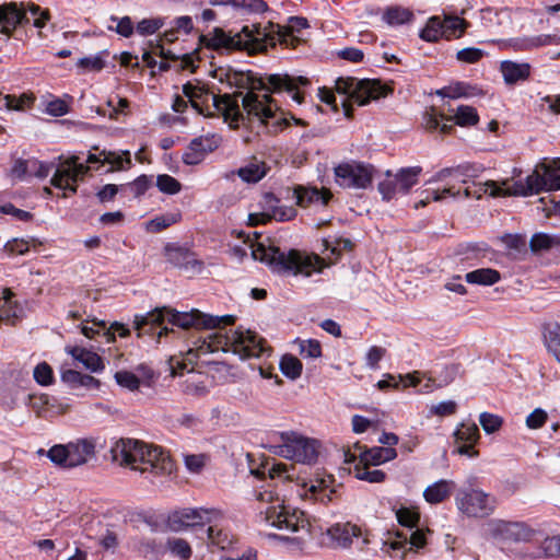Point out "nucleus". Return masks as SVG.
<instances>
[{"mask_svg":"<svg viewBox=\"0 0 560 560\" xmlns=\"http://www.w3.org/2000/svg\"><path fill=\"white\" fill-rule=\"evenodd\" d=\"M115 380L117 384L131 392L139 389L141 381L140 378L130 371H118L115 373Z\"/></svg>","mask_w":560,"mask_h":560,"instance_id":"69168bd1","label":"nucleus"},{"mask_svg":"<svg viewBox=\"0 0 560 560\" xmlns=\"http://www.w3.org/2000/svg\"><path fill=\"white\" fill-rule=\"evenodd\" d=\"M65 350L86 370L93 373L102 372L105 369L102 358L91 350L78 346H67Z\"/></svg>","mask_w":560,"mask_h":560,"instance_id":"cd10ccee","label":"nucleus"},{"mask_svg":"<svg viewBox=\"0 0 560 560\" xmlns=\"http://www.w3.org/2000/svg\"><path fill=\"white\" fill-rule=\"evenodd\" d=\"M540 532L529 527L525 523L514 522L509 541L514 542H539Z\"/></svg>","mask_w":560,"mask_h":560,"instance_id":"a19ab883","label":"nucleus"},{"mask_svg":"<svg viewBox=\"0 0 560 560\" xmlns=\"http://www.w3.org/2000/svg\"><path fill=\"white\" fill-rule=\"evenodd\" d=\"M429 528L417 526L416 528L408 530V548L409 550L418 551L425 547L428 535L430 534Z\"/></svg>","mask_w":560,"mask_h":560,"instance_id":"13d9d810","label":"nucleus"},{"mask_svg":"<svg viewBox=\"0 0 560 560\" xmlns=\"http://www.w3.org/2000/svg\"><path fill=\"white\" fill-rule=\"evenodd\" d=\"M444 37L443 22L440 16H431L420 32V38L425 42H436Z\"/></svg>","mask_w":560,"mask_h":560,"instance_id":"09e8293b","label":"nucleus"},{"mask_svg":"<svg viewBox=\"0 0 560 560\" xmlns=\"http://www.w3.org/2000/svg\"><path fill=\"white\" fill-rule=\"evenodd\" d=\"M458 511L467 517H486L497 505L495 499L480 489H460L455 495Z\"/></svg>","mask_w":560,"mask_h":560,"instance_id":"2eb2a0df","label":"nucleus"},{"mask_svg":"<svg viewBox=\"0 0 560 560\" xmlns=\"http://www.w3.org/2000/svg\"><path fill=\"white\" fill-rule=\"evenodd\" d=\"M474 90L475 88H471L464 82H455L438 90L436 94L442 97L459 98L475 95Z\"/></svg>","mask_w":560,"mask_h":560,"instance_id":"3c124183","label":"nucleus"},{"mask_svg":"<svg viewBox=\"0 0 560 560\" xmlns=\"http://www.w3.org/2000/svg\"><path fill=\"white\" fill-rule=\"evenodd\" d=\"M457 443L476 444L480 438L479 429L474 422L460 423L454 432Z\"/></svg>","mask_w":560,"mask_h":560,"instance_id":"de8ad7c7","label":"nucleus"},{"mask_svg":"<svg viewBox=\"0 0 560 560\" xmlns=\"http://www.w3.org/2000/svg\"><path fill=\"white\" fill-rule=\"evenodd\" d=\"M335 89L339 94L346 95L349 101L361 106L386 94L380 81L355 78H338Z\"/></svg>","mask_w":560,"mask_h":560,"instance_id":"4468645a","label":"nucleus"},{"mask_svg":"<svg viewBox=\"0 0 560 560\" xmlns=\"http://www.w3.org/2000/svg\"><path fill=\"white\" fill-rule=\"evenodd\" d=\"M306 84H308V80L304 77H291L280 73L266 74L253 83L254 90L264 91L265 93L260 94L254 91L246 93L242 97V108L248 116L256 117L262 124H267L272 119L279 121L281 113H279V107L268 92H287L295 103L301 104L303 102V94L299 91V88Z\"/></svg>","mask_w":560,"mask_h":560,"instance_id":"7ed1b4c3","label":"nucleus"},{"mask_svg":"<svg viewBox=\"0 0 560 560\" xmlns=\"http://www.w3.org/2000/svg\"><path fill=\"white\" fill-rule=\"evenodd\" d=\"M558 245H560V238L546 233L534 234L529 242L533 252L548 250Z\"/></svg>","mask_w":560,"mask_h":560,"instance_id":"5fc2aeb1","label":"nucleus"},{"mask_svg":"<svg viewBox=\"0 0 560 560\" xmlns=\"http://www.w3.org/2000/svg\"><path fill=\"white\" fill-rule=\"evenodd\" d=\"M382 551L392 559L404 560L408 548V535L404 532L397 533L383 542Z\"/></svg>","mask_w":560,"mask_h":560,"instance_id":"f704fd0d","label":"nucleus"},{"mask_svg":"<svg viewBox=\"0 0 560 560\" xmlns=\"http://www.w3.org/2000/svg\"><path fill=\"white\" fill-rule=\"evenodd\" d=\"M398 523L404 526L407 532L419 526L420 514L418 511L410 508H400L396 512Z\"/></svg>","mask_w":560,"mask_h":560,"instance_id":"bf43d9fd","label":"nucleus"},{"mask_svg":"<svg viewBox=\"0 0 560 560\" xmlns=\"http://www.w3.org/2000/svg\"><path fill=\"white\" fill-rule=\"evenodd\" d=\"M267 166L264 161L253 158L244 166L236 171L238 177L246 183H257L267 174Z\"/></svg>","mask_w":560,"mask_h":560,"instance_id":"e433bc0d","label":"nucleus"},{"mask_svg":"<svg viewBox=\"0 0 560 560\" xmlns=\"http://www.w3.org/2000/svg\"><path fill=\"white\" fill-rule=\"evenodd\" d=\"M256 499L259 502L256 515L258 524L289 534L308 530V521L304 512L285 505L272 490L258 491Z\"/></svg>","mask_w":560,"mask_h":560,"instance_id":"0eeeda50","label":"nucleus"},{"mask_svg":"<svg viewBox=\"0 0 560 560\" xmlns=\"http://www.w3.org/2000/svg\"><path fill=\"white\" fill-rule=\"evenodd\" d=\"M327 535L337 546L342 548L350 547L354 540L360 548H363L370 542L368 534L362 527L349 522L337 523L328 527Z\"/></svg>","mask_w":560,"mask_h":560,"instance_id":"aec40b11","label":"nucleus"},{"mask_svg":"<svg viewBox=\"0 0 560 560\" xmlns=\"http://www.w3.org/2000/svg\"><path fill=\"white\" fill-rule=\"evenodd\" d=\"M459 190H454L453 186H447L442 190L439 189H424L420 194V199L415 203V208L425 207L431 201H441L446 197L456 198Z\"/></svg>","mask_w":560,"mask_h":560,"instance_id":"37998d69","label":"nucleus"},{"mask_svg":"<svg viewBox=\"0 0 560 560\" xmlns=\"http://www.w3.org/2000/svg\"><path fill=\"white\" fill-rule=\"evenodd\" d=\"M514 189V182L509 179L494 182L488 180L483 184L475 185V189L467 187L464 190L465 198H481L482 195L489 194L491 197H506L516 196L515 194L509 192Z\"/></svg>","mask_w":560,"mask_h":560,"instance_id":"5701e85b","label":"nucleus"},{"mask_svg":"<svg viewBox=\"0 0 560 560\" xmlns=\"http://www.w3.org/2000/svg\"><path fill=\"white\" fill-rule=\"evenodd\" d=\"M544 340L548 351L560 363V325L557 323L544 326Z\"/></svg>","mask_w":560,"mask_h":560,"instance_id":"79ce46f5","label":"nucleus"},{"mask_svg":"<svg viewBox=\"0 0 560 560\" xmlns=\"http://www.w3.org/2000/svg\"><path fill=\"white\" fill-rule=\"evenodd\" d=\"M442 22L445 38L459 37L467 27V22L459 16L445 15Z\"/></svg>","mask_w":560,"mask_h":560,"instance_id":"864d4df0","label":"nucleus"},{"mask_svg":"<svg viewBox=\"0 0 560 560\" xmlns=\"http://www.w3.org/2000/svg\"><path fill=\"white\" fill-rule=\"evenodd\" d=\"M218 523L209 524L210 526L207 529L208 541L221 550L231 549L236 542V538L229 530L219 528Z\"/></svg>","mask_w":560,"mask_h":560,"instance_id":"c9c22d12","label":"nucleus"},{"mask_svg":"<svg viewBox=\"0 0 560 560\" xmlns=\"http://www.w3.org/2000/svg\"><path fill=\"white\" fill-rule=\"evenodd\" d=\"M184 94L189 98L192 106L200 113H203V106L209 109V104L219 113H221L225 120L231 119L233 122H238L243 116L238 100L230 95L219 96L209 92L205 85L188 82L183 86Z\"/></svg>","mask_w":560,"mask_h":560,"instance_id":"6e6552de","label":"nucleus"},{"mask_svg":"<svg viewBox=\"0 0 560 560\" xmlns=\"http://www.w3.org/2000/svg\"><path fill=\"white\" fill-rule=\"evenodd\" d=\"M279 203V199L273 194L266 192L260 200L262 215L277 221H289L295 217L294 208L280 206Z\"/></svg>","mask_w":560,"mask_h":560,"instance_id":"393cba45","label":"nucleus"},{"mask_svg":"<svg viewBox=\"0 0 560 560\" xmlns=\"http://www.w3.org/2000/svg\"><path fill=\"white\" fill-rule=\"evenodd\" d=\"M163 26V18L143 19L140 22H138L136 26V32L141 36H149L155 34Z\"/></svg>","mask_w":560,"mask_h":560,"instance_id":"e2e57ef3","label":"nucleus"},{"mask_svg":"<svg viewBox=\"0 0 560 560\" xmlns=\"http://www.w3.org/2000/svg\"><path fill=\"white\" fill-rule=\"evenodd\" d=\"M479 422L487 434H492L501 429L503 419L494 413L482 412L479 416Z\"/></svg>","mask_w":560,"mask_h":560,"instance_id":"338daca9","label":"nucleus"},{"mask_svg":"<svg viewBox=\"0 0 560 560\" xmlns=\"http://www.w3.org/2000/svg\"><path fill=\"white\" fill-rule=\"evenodd\" d=\"M97 443L94 438H80L67 444H56L47 452V457L63 468L88 464L95 458Z\"/></svg>","mask_w":560,"mask_h":560,"instance_id":"1a4fd4ad","label":"nucleus"},{"mask_svg":"<svg viewBox=\"0 0 560 560\" xmlns=\"http://www.w3.org/2000/svg\"><path fill=\"white\" fill-rule=\"evenodd\" d=\"M209 2L211 5H231L254 13H260L267 9V4L262 0H210Z\"/></svg>","mask_w":560,"mask_h":560,"instance_id":"a18cd8bd","label":"nucleus"},{"mask_svg":"<svg viewBox=\"0 0 560 560\" xmlns=\"http://www.w3.org/2000/svg\"><path fill=\"white\" fill-rule=\"evenodd\" d=\"M88 163L90 164H108V172L126 170L131 165V159L129 151L122 152V154L116 152L103 151L100 154H89Z\"/></svg>","mask_w":560,"mask_h":560,"instance_id":"bb28decb","label":"nucleus"},{"mask_svg":"<svg viewBox=\"0 0 560 560\" xmlns=\"http://www.w3.org/2000/svg\"><path fill=\"white\" fill-rule=\"evenodd\" d=\"M23 310L13 300V293L9 289L0 291V322L14 325L22 317Z\"/></svg>","mask_w":560,"mask_h":560,"instance_id":"c756f323","label":"nucleus"},{"mask_svg":"<svg viewBox=\"0 0 560 560\" xmlns=\"http://www.w3.org/2000/svg\"><path fill=\"white\" fill-rule=\"evenodd\" d=\"M34 380L42 386H48L54 383V372L47 362H40L34 368Z\"/></svg>","mask_w":560,"mask_h":560,"instance_id":"774afa93","label":"nucleus"},{"mask_svg":"<svg viewBox=\"0 0 560 560\" xmlns=\"http://www.w3.org/2000/svg\"><path fill=\"white\" fill-rule=\"evenodd\" d=\"M308 26V22L304 18L292 16L289 20V27L283 28L277 26V31L267 32L256 25L243 26V28L232 34L226 33L222 28H214L212 32L201 35L200 43L210 49L218 51L231 50H248L250 52L265 50L268 46L289 45L293 42V32H299Z\"/></svg>","mask_w":560,"mask_h":560,"instance_id":"f03ea898","label":"nucleus"},{"mask_svg":"<svg viewBox=\"0 0 560 560\" xmlns=\"http://www.w3.org/2000/svg\"><path fill=\"white\" fill-rule=\"evenodd\" d=\"M336 183L342 188L365 189L373 179L374 168L359 162H346L335 167Z\"/></svg>","mask_w":560,"mask_h":560,"instance_id":"f3484780","label":"nucleus"},{"mask_svg":"<svg viewBox=\"0 0 560 560\" xmlns=\"http://www.w3.org/2000/svg\"><path fill=\"white\" fill-rule=\"evenodd\" d=\"M421 173V166L401 167L395 174L387 171L385 178L378 183L382 199L390 201L398 196L407 195L417 185Z\"/></svg>","mask_w":560,"mask_h":560,"instance_id":"ddd939ff","label":"nucleus"},{"mask_svg":"<svg viewBox=\"0 0 560 560\" xmlns=\"http://www.w3.org/2000/svg\"><path fill=\"white\" fill-rule=\"evenodd\" d=\"M550 45H560V35L540 34L522 36L502 42V47H509L515 51H528Z\"/></svg>","mask_w":560,"mask_h":560,"instance_id":"4be33fe9","label":"nucleus"},{"mask_svg":"<svg viewBox=\"0 0 560 560\" xmlns=\"http://www.w3.org/2000/svg\"><path fill=\"white\" fill-rule=\"evenodd\" d=\"M292 197L301 207L308 205L326 206L331 198V194L327 189L319 190L316 187L298 186L292 191Z\"/></svg>","mask_w":560,"mask_h":560,"instance_id":"a878e982","label":"nucleus"},{"mask_svg":"<svg viewBox=\"0 0 560 560\" xmlns=\"http://www.w3.org/2000/svg\"><path fill=\"white\" fill-rule=\"evenodd\" d=\"M197 361L195 360L192 363L184 361V354L182 358H171L170 369L173 375L183 374L184 370H187L188 375L182 384L183 392L190 396L200 397L208 393V378L201 373H192V365Z\"/></svg>","mask_w":560,"mask_h":560,"instance_id":"a211bd4d","label":"nucleus"},{"mask_svg":"<svg viewBox=\"0 0 560 560\" xmlns=\"http://www.w3.org/2000/svg\"><path fill=\"white\" fill-rule=\"evenodd\" d=\"M442 118L460 127L475 126L479 121L476 108L469 105H460L456 108L454 116H442Z\"/></svg>","mask_w":560,"mask_h":560,"instance_id":"58836bf2","label":"nucleus"},{"mask_svg":"<svg viewBox=\"0 0 560 560\" xmlns=\"http://www.w3.org/2000/svg\"><path fill=\"white\" fill-rule=\"evenodd\" d=\"M477 171L478 170L475 166L469 164H462L456 167L443 168L439 171L434 176H432L428 180V184L442 182L450 176L460 178L462 183H466L467 178L475 177L477 175Z\"/></svg>","mask_w":560,"mask_h":560,"instance_id":"4c0bfd02","label":"nucleus"},{"mask_svg":"<svg viewBox=\"0 0 560 560\" xmlns=\"http://www.w3.org/2000/svg\"><path fill=\"white\" fill-rule=\"evenodd\" d=\"M271 450L283 458L308 465L315 463L318 456L316 441L293 431L279 433Z\"/></svg>","mask_w":560,"mask_h":560,"instance_id":"9d476101","label":"nucleus"},{"mask_svg":"<svg viewBox=\"0 0 560 560\" xmlns=\"http://www.w3.org/2000/svg\"><path fill=\"white\" fill-rule=\"evenodd\" d=\"M32 18L33 25L42 30L50 19L49 10L40 8L35 3H27L24 11L20 10L15 3L3 4L0 7V32L9 34L20 23L30 22Z\"/></svg>","mask_w":560,"mask_h":560,"instance_id":"f8f14e48","label":"nucleus"},{"mask_svg":"<svg viewBox=\"0 0 560 560\" xmlns=\"http://www.w3.org/2000/svg\"><path fill=\"white\" fill-rule=\"evenodd\" d=\"M324 253L330 264H334L342 254V252L352 249V242L349 238L338 237L334 240H324Z\"/></svg>","mask_w":560,"mask_h":560,"instance_id":"c03bdc74","label":"nucleus"},{"mask_svg":"<svg viewBox=\"0 0 560 560\" xmlns=\"http://www.w3.org/2000/svg\"><path fill=\"white\" fill-rule=\"evenodd\" d=\"M222 518L223 513L218 509L184 508L168 515L167 526L173 532H183L189 527L220 522Z\"/></svg>","mask_w":560,"mask_h":560,"instance_id":"dca6fc26","label":"nucleus"},{"mask_svg":"<svg viewBox=\"0 0 560 560\" xmlns=\"http://www.w3.org/2000/svg\"><path fill=\"white\" fill-rule=\"evenodd\" d=\"M413 20V13L406 8L392 7L383 14V21L390 26H399L410 23Z\"/></svg>","mask_w":560,"mask_h":560,"instance_id":"49530a36","label":"nucleus"},{"mask_svg":"<svg viewBox=\"0 0 560 560\" xmlns=\"http://www.w3.org/2000/svg\"><path fill=\"white\" fill-rule=\"evenodd\" d=\"M560 189V160L550 164L537 165L525 180L514 182V189L510 192L518 196L536 195L541 191Z\"/></svg>","mask_w":560,"mask_h":560,"instance_id":"9b49d317","label":"nucleus"},{"mask_svg":"<svg viewBox=\"0 0 560 560\" xmlns=\"http://www.w3.org/2000/svg\"><path fill=\"white\" fill-rule=\"evenodd\" d=\"M397 457V452L393 447L375 446L364 452H361L358 459L360 463L371 464L378 466L386 462L393 460Z\"/></svg>","mask_w":560,"mask_h":560,"instance_id":"473e14b6","label":"nucleus"},{"mask_svg":"<svg viewBox=\"0 0 560 560\" xmlns=\"http://www.w3.org/2000/svg\"><path fill=\"white\" fill-rule=\"evenodd\" d=\"M345 463L353 464V472L357 479L364 480L371 483H378L385 480V472L380 469H369L371 464L360 463L355 454L350 452L345 453Z\"/></svg>","mask_w":560,"mask_h":560,"instance_id":"c85d7f7f","label":"nucleus"},{"mask_svg":"<svg viewBox=\"0 0 560 560\" xmlns=\"http://www.w3.org/2000/svg\"><path fill=\"white\" fill-rule=\"evenodd\" d=\"M55 167L51 177V185L56 188L75 194L77 184L89 172L90 167L79 161L78 156H71L55 166L52 163H45L35 158L16 159L10 170V177L15 180H26L33 176L45 178Z\"/></svg>","mask_w":560,"mask_h":560,"instance_id":"39448f33","label":"nucleus"},{"mask_svg":"<svg viewBox=\"0 0 560 560\" xmlns=\"http://www.w3.org/2000/svg\"><path fill=\"white\" fill-rule=\"evenodd\" d=\"M156 187L163 194L175 195L182 189V184L168 174H162L156 177Z\"/></svg>","mask_w":560,"mask_h":560,"instance_id":"0e129e2a","label":"nucleus"},{"mask_svg":"<svg viewBox=\"0 0 560 560\" xmlns=\"http://www.w3.org/2000/svg\"><path fill=\"white\" fill-rule=\"evenodd\" d=\"M530 65L527 62H516L504 60L500 63V72L504 82L509 85L525 81L530 75Z\"/></svg>","mask_w":560,"mask_h":560,"instance_id":"7c9ffc66","label":"nucleus"},{"mask_svg":"<svg viewBox=\"0 0 560 560\" xmlns=\"http://www.w3.org/2000/svg\"><path fill=\"white\" fill-rule=\"evenodd\" d=\"M222 142V138L218 133H207L194 138L185 149L182 160L186 165H198L206 156L217 150Z\"/></svg>","mask_w":560,"mask_h":560,"instance_id":"6ab92c4d","label":"nucleus"},{"mask_svg":"<svg viewBox=\"0 0 560 560\" xmlns=\"http://www.w3.org/2000/svg\"><path fill=\"white\" fill-rule=\"evenodd\" d=\"M168 551L180 560H188L192 555V549L188 541L183 538H168L166 541Z\"/></svg>","mask_w":560,"mask_h":560,"instance_id":"6e6d98bb","label":"nucleus"},{"mask_svg":"<svg viewBox=\"0 0 560 560\" xmlns=\"http://www.w3.org/2000/svg\"><path fill=\"white\" fill-rule=\"evenodd\" d=\"M521 556L526 560L560 557V535L547 536L538 546L523 548Z\"/></svg>","mask_w":560,"mask_h":560,"instance_id":"b1692460","label":"nucleus"},{"mask_svg":"<svg viewBox=\"0 0 560 560\" xmlns=\"http://www.w3.org/2000/svg\"><path fill=\"white\" fill-rule=\"evenodd\" d=\"M465 279L468 283L479 285H492L500 279V272L492 268H480L466 273Z\"/></svg>","mask_w":560,"mask_h":560,"instance_id":"ea45409f","label":"nucleus"},{"mask_svg":"<svg viewBox=\"0 0 560 560\" xmlns=\"http://www.w3.org/2000/svg\"><path fill=\"white\" fill-rule=\"evenodd\" d=\"M250 472L261 480L268 478L275 483L292 480L295 476L293 465L275 460H266L259 467L252 468Z\"/></svg>","mask_w":560,"mask_h":560,"instance_id":"412c9836","label":"nucleus"},{"mask_svg":"<svg viewBox=\"0 0 560 560\" xmlns=\"http://www.w3.org/2000/svg\"><path fill=\"white\" fill-rule=\"evenodd\" d=\"M334 490L329 489L324 479L316 480L315 482L306 486L305 495L319 501L320 503H327L331 501Z\"/></svg>","mask_w":560,"mask_h":560,"instance_id":"8fccbe9b","label":"nucleus"},{"mask_svg":"<svg viewBox=\"0 0 560 560\" xmlns=\"http://www.w3.org/2000/svg\"><path fill=\"white\" fill-rule=\"evenodd\" d=\"M167 320L173 326L183 329H206L211 330L206 336L194 342L184 354V361L192 363L200 360L203 363L214 362L206 359L208 354L233 353L240 359L258 358L266 351L265 341L255 331L244 328L235 330L228 329L235 322V316L223 315L213 316L190 310L188 312H178L170 307H160L144 315H135L133 324L138 336L156 335L158 341L168 334L167 327L160 328V325Z\"/></svg>","mask_w":560,"mask_h":560,"instance_id":"f257e3e1","label":"nucleus"},{"mask_svg":"<svg viewBox=\"0 0 560 560\" xmlns=\"http://www.w3.org/2000/svg\"><path fill=\"white\" fill-rule=\"evenodd\" d=\"M109 21L112 24H109L107 26V28L109 31L116 32L117 34H119L122 37L128 38L135 32L133 23L129 16H122V18L110 16Z\"/></svg>","mask_w":560,"mask_h":560,"instance_id":"052dcab7","label":"nucleus"},{"mask_svg":"<svg viewBox=\"0 0 560 560\" xmlns=\"http://www.w3.org/2000/svg\"><path fill=\"white\" fill-rule=\"evenodd\" d=\"M514 522L492 518L483 524V534L495 541H509Z\"/></svg>","mask_w":560,"mask_h":560,"instance_id":"72a5a7b5","label":"nucleus"},{"mask_svg":"<svg viewBox=\"0 0 560 560\" xmlns=\"http://www.w3.org/2000/svg\"><path fill=\"white\" fill-rule=\"evenodd\" d=\"M299 347V353L305 359H318L322 357V346L315 339H296L294 341Z\"/></svg>","mask_w":560,"mask_h":560,"instance_id":"4d7b16f0","label":"nucleus"},{"mask_svg":"<svg viewBox=\"0 0 560 560\" xmlns=\"http://www.w3.org/2000/svg\"><path fill=\"white\" fill-rule=\"evenodd\" d=\"M280 370L288 378L296 380L302 374L303 365L296 357L284 354L280 360Z\"/></svg>","mask_w":560,"mask_h":560,"instance_id":"603ef678","label":"nucleus"},{"mask_svg":"<svg viewBox=\"0 0 560 560\" xmlns=\"http://www.w3.org/2000/svg\"><path fill=\"white\" fill-rule=\"evenodd\" d=\"M234 253L240 258L250 255L255 260L267 264L276 272H292L311 277L313 273L322 272L328 266L325 259L316 254H308L296 249L282 252L279 247L265 245L264 243L245 244V247H234Z\"/></svg>","mask_w":560,"mask_h":560,"instance_id":"20e7f679","label":"nucleus"},{"mask_svg":"<svg viewBox=\"0 0 560 560\" xmlns=\"http://www.w3.org/2000/svg\"><path fill=\"white\" fill-rule=\"evenodd\" d=\"M432 373L438 377L439 386H446L452 383L459 373V366L457 364L443 365L440 369L435 368Z\"/></svg>","mask_w":560,"mask_h":560,"instance_id":"680f3d73","label":"nucleus"},{"mask_svg":"<svg viewBox=\"0 0 560 560\" xmlns=\"http://www.w3.org/2000/svg\"><path fill=\"white\" fill-rule=\"evenodd\" d=\"M113 460L141 474H172L174 464L162 448L132 439L116 440L110 446Z\"/></svg>","mask_w":560,"mask_h":560,"instance_id":"423d86ee","label":"nucleus"},{"mask_svg":"<svg viewBox=\"0 0 560 560\" xmlns=\"http://www.w3.org/2000/svg\"><path fill=\"white\" fill-rule=\"evenodd\" d=\"M455 487L453 480L440 479L424 489L423 498L430 504H439L450 498Z\"/></svg>","mask_w":560,"mask_h":560,"instance_id":"2f4dec72","label":"nucleus"}]
</instances>
